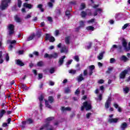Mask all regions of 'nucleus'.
Here are the masks:
<instances>
[{
	"instance_id": "obj_1",
	"label": "nucleus",
	"mask_w": 130,
	"mask_h": 130,
	"mask_svg": "<svg viewBox=\"0 0 130 130\" xmlns=\"http://www.w3.org/2000/svg\"><path fill=\"white\" fill-rule=\"evenodd\" d=\"M12 0H1V4L0 5V9L4 11L9 7V3H11Z\"/></svg>"
},
{
	"instance_id": "obj_2",
	"label": "nucleus",
	"mask_w": 130,
	"mask_h": 130,
	"mask_svg": "<svg viewBox=\"0 0 130 130\" xmlns=\"http://www.w3.org/2000/svg\"><path fill=\"white\" fill-rule=\"evenodd\" d=\"M83 106H81V111H84L85 110H86V111H88V110H91L92 109V106H91V103H88V102H85L83 104Z\"/></svg>"
},
{
	"instance_id": "obj_3",
	"label": "nucleus",
	"mask_w": 130,
	"mask_h": 130,
	"mask_svg": "<svg viewBox=\"0 0 130 130\" xmlns=\"http://www.w3.org/2000/svg\"><path fill=\"white\" fill-rule=\"evenodd\" d=\"M58 57V53H54L53 54H51L46 53L44 56V58H57Z\"/></svg>"
},
{
	"instance_id": "obj_4",
	"label": "nucleus",
	"mask_w": 130,
	"mask_h": 130,
	"mask_svg": "<svg viewBox=\"0 0 130 130\" xmlns=\"http://www.w3.org/2000/svg\"><path fill=\"white\" fill-rule=\"evenodd\" d=\"M8 30H9V35L14 34L15 25L12 24H9L8 26Z\"/></svg>"
},
{
	"instance_id": "obj_5",
	"label": "nucleus",
	"mask_w": 130,
	"mask_h": 130,
	"mask_svg": "<svg viewBox=\"0 0 130 130\" xmlns=\"http://www.w3.org/2000/svg\"><path fill=\"white\" fill-rule=\"evenodd\" d=\"M26 123L31 124V123H33V120H32V119L29 118L26 120V121H23L22 122V125H21V127H22V128H25V127H26Z\"/></svg>"
},
{
	"instance_id": "obj_6",
	"label": "nucleus",
	"mask_w": 130,
	"mask_h": 130,
	"mask_svg": "<svg viewBox=\"0 0 130 130\" xmlns=\"http://www.w3.org/2000/svg\"><path fill=\"white\" fill-rule=\"evenodd\" d=\"M45 40H49L50 42H54V41H55V39H54V37H51V36L48 34L46 35Z\"/></svg>"
},
{
	"instance_id": "obj_7",
	"label": "nucleus",
	"mask_w": 130,
	"mask_h": 130,
	"mask_svg": "<svg viewBox=\"0 0 130 130\" xmlns=\"http://www.w3.org/2000/svg\"><path fill=\"white\" fill-rule=\"evenodd\" d=\"M128 73V70H125L122 72H121L119 75L120 79H124V78H125V76H126Z\"/></svg>"
},
{
	"instance_id": "obj_8",
	"label": "nucleus",
	"mask_w": 130,
	"mask_h": 130,
	"mask_svg": "<svg viewBox=\"0 0 130 130\" xmlns=\"http://www.w3.org/2000/svg\"><path fill=\"white\" fill-rule=\"evenodd\" d=\"M44 128H46V130H53L54 128L52 125H50L49 122H47L46 124L44 125Z\"/></svg>"
},
{
	"instance_id": "obj_9",
	"label": "nucleus",
	"mask_w": 130,
	"mask_h": 130,
	"mask_svg": "<svg viewBox=\"0 0 130 130\" xmlns=\"http://www.w3.org/2000/svg\"><path fill=\"white\" fill-rule=\"evenodd\" d=\"M120 40H121L122 46L124 47L125 51H126V48L127 47V42H126V40H125V39L122 38H120Z\"/></svg>"
},
{
	"instance_id": "obj_10",
	"label": "nucleus",
	"mask_w": 130,
	"mask_h": 130,
	"mask_svg": "<svg viewBox=\"0 0 130 130\" xmlns=\"http://www.w3.org/2000/svg\"><path fill=\"white\" fill-rule=\"evenodd\" d=\"M118 120H119V118H109L108 121L109 122V123H117Z\"/></svg>"
},
{
	"instance_id": "obj_11",
	"label": "nucleus",
	"mask_w": 130,
	"mask_h": 130,
	"mask_svg": "<svg viewBox=\"0 0 130 130\" xmlns=\"http://www.w3.org/2000/svg\"><path fill=\"white\" fill-rule=\"evenodd\" d=\"M110 103H111V98H108L105 105V108L108 109V108H109V105Z\"/></svg>"
},
{
	"instance_id": "obj_12",
	"label": "nucleus",
	"mask_w": 130,
	"mask_h": 130,
	"mask_svg": "<svg viewBox=\"0 0 130 130\" xmlns=\"http://www.w3.org/2000/svg\"><path fill=\"white\" fill-rule=\"evenodd\" d=\"M43 99H44V98L43 97V95H41L39 97V100L40 101V108L41 110H42V107H43V105H42V101H43Z\"/></svg>"
},
{
	"instance_id": "obj_13",
	"label": "nucleus",
	"mask_w": 130,
	"mask_h": 130,
	"mask_svg": "<svg viewBox=\"0 0 130 130\" xmlns=\"http://www.w3.org/2000/svg\"><path fill=\"white\" fill-rule=\"evenodd\" d=\"M66 58V56H62L59 59L58 61V63H59V67H60V66H62V64H63V59H64Z\"/></svg>"
},
{
	"instance_id": "obj_14",
	"label": "nucleus",
	"mask_w": 130,
	"mask_h": 130,
	"mask_svg": "<svg viewBox=\"0 0 130 130\" xmlns=\"http://www.w3.org/2000/svg\"><path fill=\"white\" fill-rule=\"evenodd\" d=\"M16 64L19 66L20 67H24L25 64L20 59L16 60Z\"/></svg>"
},
{
	"instance_id": "obj_15",
	"label": "nucleus",
	"mask_w": 130,
	"mask_h": 130,
	"mask_svg": "<svg viewBox=\"0 0 130 130\" xmlns=\"http://www.w3.org/2000/svg\"><path fill=\"white\" fill-rule=\"evenodd\" d=\"M72 110V108L70 107H61V111L62 112H64V111H71Z\"/></svg>"
},
{
	"instance_id": "obj_16",
	"label": "nucleus",
	"mask_w": 130,
	"mask_h": 130,
	"mask_svg": "<svg viewBox=\"0 0 130 130\" xmlns=\"http://www.w3.org/2000/svg\"><path fill=\"white\" fill-rule=\"evenodd\" d=\"M127 127V123L126 122H123L120 125L121 130H125Z\"/></svg>"
},
{
	"instance_id": "obj_17",
	"label": "nucleus",
	"mask_w": 130,
	"mask_h": 130,
	"mask_svg": "<svg viewBox=\"0 0 130 130\" xmlns=\"http://www.w3.org/2000/svg\"><path fill=\"white\" fill-rule=\"evenodd\" d=\"M23 7H24V8H26L27 9H30L33 8V5L28 3H24L23 5Z\"/></svg>"
},
{
	"instance_id": "obj_18",
	"label": "nucleus",
	"mask_w": 130,
	"mask_h": 130,
	"mask_svg": "<svg viewBox=\"0 0 130 130\" xmlns=\"http://www.w3.org/2000/svg\"><path fill=\"white\" fill-rule=\"evenodd\" d=\"M104 53H105V51H104L99 53V55L98 56V58L99 59V60H101V59H103Z\"/></svg>"
},
{
	"instance_id": "obj_19",
	"label": "nucleus",
	"mask_w": 130,
	"mask_h": 130,
	"mask_svg": "<svg viewBox=\"0 0 130 130\" xmlns=\"http://www.w3.org/2000/svg\"><path fill=\"white\" fill-rule=\"evenodd\" d=\"M129 59L126 57L125 55H122L120 58V60H121L122 61H124V62H126V61H128Z\"/></svg>"
},
{
	"instance_id": "obj_20",
	"label": "nucleus",
	"mask_w": 130,
	"mask_h": 130,
	"mask_svg": "<svg viewBox=\"0 0 130 130\" xmlns=\"http://www.w3.org/2000/svg\"><path fill=\"white\" fill-rule=\"evenodd\" d=\"M85 80V78L83 77V74H80L78 77H77V81L78 82H82V81H84Z\"/></svg>"
},
{
	"instance_id": "obj_21",
	"label": "nucleus",
	"mask_w": 130,
	"mask_h": 130,
	"mask_svg": "<svg viewBox=\"0 0 130 130\" xmlns=\"http://www.w3.org/2000/svg\"><path fill=\"white\" fill-rule=\"evenodd\" d=\"M34 37H35V34H31L28 38H27L26 41L33 40V39H34Z\"/></svg>"
},
{
	"instance_id": "obj_22",
	"label": "nucleus",
	"mask_w": 130,
	"mask_h": 130,
	"mask_svg": "<svg viewBox=\"0 0 130 130\" xmlns=\"http://www.w3.org/2000/svg\"><path fill=\"white\" fill-rule=\"evenodd\" d=\"M114 69V68L113 67H109L108 68V70L106 72V73L108 74L109 75L110 74H111V72L113 71Z\"/></svg>"
},
{
	"instance_id": "obj_23",
	"label": "nucleus",
	"mask_w": 130,
	"mask_h": 130,
	"mask_svg": "<svg viewBox=\"0 0 130 130\" xmlns=\"http://www.w3.org/2000/svg\"><path fill=\"white\" fill-rule=\"evenodd\" d=\"M38 67H40V68L42 67H44V62L43 61H40L37 63Z\"/></svg>"
},
{
	"instance_id": "obj_24",
	"label": "nucleus",
	"mask_w": 130,
	"mask_h": 130,
	"mask_svg": "<svg viewBox=\"0 0 130 130\" xmlns=\"http://www.w3.org/2000/svg\"><path fill=\"white\" fill-rule=\"evenodd\" d=\"M50 102V103H52V102H54V99L53 96H50L48 97V102Z\"/></svg>"
},
{
	"instance_id": "obj_25",
	"label": "nucleus",
	"mask_w": 130,
	"mask_h": 130,
	"mask_svg": "<svg viewBox=\"0 0 130 130\" xmlns=\"http://www.w3.org/2000/svg\"><path fill=\"white\" fill-rule=\"evenodd\" d=\"M15 20L17 23H21V22H22V19H21L20 17H18V16H15Z\"/></svg>"
},
{
	"instance_id": "obj_26",
	"label": "nucleus",
	"mask_w": 130,
	"mask_h": 130,
	"mask_svg": "<svg viewBox=\"0 0 130 130\" xmlns=\"http://www.w3.org/2000/svg\"><path fill=\"white\" fill-rule=\"evenodd\" d=\"M6 112H7L5 110H1L0 112V119L2 118V117H3V116H4V114H5Z\"/></svg>"
},
{
	"instance_id": "obj_27",
	"label": "nucleus",
	"mask_w": 130,
	"mask_h": 130,
	"mask_svg": "<svg viewBox=\"0 0 130 130\" xmlns=\"http://www.w3.org/2000/svg\"><path fill=\"white\" fill-rule=\"evenodd\" d=\"M71 40V37L65 38V42L66 44H70V41Z\"/></svg>"
},
{
	"instance_id": "obj_28",
	"label": "nucleus",
	"mask_w": 130,
	"mask_h": 130,
	"mask_svg": "<svg viewBox=\"0 0 130 130\" xmlns=\"http://www.w3.org/2000/svg\"><path fill=\"white\" fill-rule=\"evenodd\" d=\"M98 12H102V9L101 8H98L95 9V11L94 13V16H97L98 15Z\"/></svg>"
},
{
	"instance_id": "obj_29",
	"label": "nucleus",
	"mask_w": 130,
	"mask_h": 130,
	"mask_svg": "<svg viewBox=\"0 0 130 130\" xmlns=\"http://www.w3.org/2000/svg\"><path fill=\"white\" fill-rule=\"evenodd\" d=\"M86 8V5L84 3H81L80 5V7L79 8L80 11H82V10H84Z\"/></svg>"
},
{
	"instance_id": "obj_30",
	"label": "nucleus",
	"mask_w": 130,
	"mask_h": 130,
	"mask_svg": "<svg viewBox=\"0 0 130 130\" xmlns=\"http://www.w3.org/2000/svg\"><path fill=\"white\" fill-rule=\"evenodd\" d=\"M4 60L3 59V51H0V63H3Z\"/></svg>"
},
{
	"instance_id": "obj_31",
	"label": "nucleus",
	"mask_w": 130,
	"mask_h": 130,
	"mask_svg": "<svg viewBox=\"0 0 130 130\" xmlns=\"http://www.w3.org/2000/svg\"><path fill=\"white\" fill-rule=\"evenodd\" d=\"M95 100L98 102V101H101L102 100V94H100L98 95V98H95Z\"/></svg>"
},
{
	"instance_id": "obj_32",
	"label": "nucleus",
	"mask_w": 130,
	"mask_h": 130,
	"mask_svg": "<svg viewBox=\"0 0 130 130\" xmlns=\"http://www.w3.org/2000/svg\"><path fill=\"white\" fill-rule=\"evenodd\" d=\"M42 34V31H41V29H40L37 31L36 35L39 38L41 37Z\"/></svg>"
},
{
	"instance_id": "obj_33",
	"label": "nucleus",
	"mask_w": 130,
	"mask_h": 130,
	"mask_svg": "<svg viewBox=\"0 0 130 130\" xmlns=\"http://www.w3.org/2000/svg\"><path fill=\"white\" fill-rule=\"evenodd\" d=\"M45 104L46 107H47L48 108L51 109V106H50V105H49V104L48 103V101L45 100Z\"/></svg>"
},
{
	"instance_id": "obj_34",
	"label": "nucleus",
	"mask_w": 130,
	"mask_h": 130,
	"mask_svg": "<svg viewBox=\"0 0 130 130\" xmlns=\"http://www.w3.org/2000/svg\"><path fill=\"white\" fill-rule=\"evenodd\" d=\"M42 7H43V5H42V4H40L39 5H38L37 8H38V9H40V10H41V12H44V9H43V8H42Z\"/></svg>"
},
{
	"instance_id": "obj_35",
	"label": "nucleus",
	"mask_w": 130,
	"mask_h": 130,
	"mask_svg": "<svg viewBox=\"0 0 130 130\" xmlns=\"http://www.w3.org/2000/svg\"><path fill=\"white\" fill-rule=\"evenodd\" d=\"M64 93H66V94H69V93H71V89H70V87H67L66 88H65Z\"/></svg>"
},
{
	"instance_id": "obj_36",
	"label": "nucleus",
	"mask_w": 130,
	"mask_h": 130,
	"mask_svg": "<svg viewBox=\"0 0 130 130\" xmlns=\"http://www.w3.org/2000/svg\"><path fill=\"white\" fill-rule=\"evenodd\" d=\"M81 16L82 18H85L86 17V16H87V13H86V12H85V11H82L81 13Z\"/></svg>"
},
{
	"instance_id": "obj_37",
	"label": "nucleus",
	"mask_w": 130,
	"mask_h": 130,
	"mask_svg": "<svg viewBox=\"0 0 130 130\" xmlns=\"http://www.w3.org/2000/svg\"><path fill=\"white\" fill-rule=\"evenodd\" d=\"M17 6L18 8H21V7H22V1L17 0Z\"/></svg>"
},
{
	"instance_id": "obj_38",
	"label": "nucleus",
	"mask_w": 130,
	"mask_h": 130,
	"mask_svg": "<svg viewBox=\"0 0 130 130\" xmlns=\"http://www.w3.org/2000/svg\"><path fill=\"white\" fill-rule=\"evenodd\" d=\"M61 53H62L63 52H66V53H68V50L66 48H62V49L60 50Z\"/></svg>"
},
{
	"instance_id": "obj_39",
	"label": "nucleus",
	"mask_w": 130,
	"mask_h": 130,
	"mask_svg": "<svg viewBox=\"0 0 130 130\" xmlns=\"http://www.w3.org/2000/svg\"><path fill=\"white\" fill-rule=\"evenodd\" d=\"M53 119H54V117H50L47 118L46 119L47 123L49 122V121H51V120H53Z\"/></svg>"
},
{
	"instance_id": "obj_40",
	"label": "nucleus",
	"mask_w": 130,
	"mask_h": 130,
	"mask_svg": "<svg viewBox=\"0 0 130 130\" xmlns=\"http://www.w3.org/2000/svg\"><path fill=\"white\" fill-rule=\"evenodd\" d=\"M123 91L125 94H127V93H128L129 91V88H128L127 87H126L125 88H123Z\"/></svg>"
},
{
	"instance_id": "obj_41",
	"label": "nucleus",
	"mask_w": 130,
	"mask_h": 130,
	"mask_svg": "<svg viewBox=\"0 0 130 130\" xmlns=\"http://www.w3.org/2000/svg\"><path fill=\"white\" fill-rule=\"evenodd\" d=\"M69 74H72V75H75V74L77 73V71L74 70H69Z\"/></svg>"
},
{
	"instance_id": "obj_42",
	"label": "nucleus",
	"mask_w": 130,
	"mask_h": 130,
	"mask_svg": "<svg viewBox=\"0 0 130 130\" xmlns=\"http://www.w3.org/2000/svg\"><path fill=\"white\" fill-rule=\"evenodd\" d=\"M57 16H59V15H60V13L61 12V11H60V9H56L55 11Z\"/></svg>"
},
{
	"instance_id": "obj_43",
	"label": "nucleus",
	"mask_w": 130,
	"mask_h": 130,
	"mask_svg": "<svg viewBox=\"0 0 130 130\" xmlns=\"http://www.w3.org/2000/svg\"><path fill=\"white\" fill-rule=\"evenodd\" d=\"M87 30L94 31V27L89 26L86 27Z\"/></svg>"
},
{
	"instance_id": "obj_44",
	"label": "nucleus",
	"mask_w": 130,
	"mask_h": 130,
	"mask_svg": "<svg viewBox=\"0 0 130 130\" xmlns=\"http://www.w3.org/2000/svg\"><path fill=\"white\" fill-rule=\"evenodd\" d=\"M89 71H93V70L95 69V66L94 65H91L89 66Z\"/></svg>"
},
{
	"instance_id": "obj_45",
	"label": "nucleus",
	"mask_w": 130,
	"mask_h": 130,
	"mask_svg": "<svg viewBox=\"0 0 130 130\" xmlns=\"http://www.w3.org/2000/svg\"><path fill=\"white\" fill-rule=\"evenodd\" d=\"M129 25V23H126L124 25V26L122 27V29L123 30H124V29H126L127 27Z\"/></svg>"
},
{
	"instance_id": "obj_46",
	"label": "nucleus",
	"mask_w": 130,
	"mask_h": 130,
	"mask_svg": "<svg viewBox=\"0 0 130 130\" xmlns=\"http://www.w3.org/2000/svg\"><path fill=\"white\" fill-rule=\"evenodd\" d=\"M116 61V60H115V58H112L110 59V63H114Z\"/></svg>"
},
{
	"instance_id": "obj_47",
	"label": "nucleus",
	"mask_w": 130,
	"mask_h": 130,
	"mask_svg": "<svg viewBox=\"0 0 130 130\" xmlns=\"http://www.w3.org/2000/svg\"><path fill=\"white\" fill-rule=\"evenodd\" d=\"M84 26H85V22H84V21H81L80 22V26L79 27H84Z\"/></svg>"
},
{
	"instance_id": "obj_48",
	"label": "nucleus",
	"mask_w": 130,
	"mask_h": 130,
	"mask_svg": "<svg viewBox=\"0 0 130 130\" xmlns=\"http://www.w3.org/2000/svg\"><path fill=\"white\" fill-rule=\"evenodd\" d=\"M74 59L76 60V61H79L80 58H79V56L76 55L74 57Z\"/></svg>"
},
{
	"instance_id": "obj_49",
	"label": "nucleus",
	"mask_w": 130,
	"mask_h": 130,
	"mask_svg": "<svg viewBox=\"0 0 130 130\" xmlns=\"http://www.w3.org/2000/svg\"><path fill=\"white\" fill-rule=\"evenodd\" d=\"M93 22H95V19H91V20L87 21V23H88V24L93 23Z\"/></svg>"
},
{
	"instance_id": "obj_50",
	"label": "nucleus",
	"mask_w": 130,
	"mask_h": 130,
	"mask_svg": "<svg viewBox=\"0 0 130 130\" xmlns=\"http://www.w3.org/2000/svg\"><path fill=\"white\" fill-rule=\"evenodd\" d=\"M48 6L49 7V8H53V4L51 2H49L48 3Z\"/></svg>"
},
{
	"instance_id": "obj_51",
	"label": "nucleus",
	"mask_w": 130,
	"mask_h": 130,
	"mask_svg": "<svg viewBox=\"0 0 130 130\" xmlns=\"http://www.w3.org/2000/svg\"><path fill=\"white\" fill-rule=\"evenodd\" d=\"M32 54H34V55H36V56H39V52L37 51L34 52Z\"/></svg>"
},
{
	"instance_id": "obj_52",
	"label": "nucleus",
	"mask_w": 130,
	"mask_h": 130,
	"mask_svg": "<svg viewBox=\"0 0 130 130\" xmlns=\"http://www.w3.org/2000/svg\"><path fill=\"white\" fill-rule=\"evenodd\" d=\"M55 36H58V35H59V30H56L55 31Z\"/></svg>"
},
{
	"instance_id": "obj_53",
	"label": "nucleus",
	"mask_w": 130,
	"mask_h": 130,
	"mask_svg": "<svg viewBox=\"0 0 130 130\" xmlns=\"http://www.w3.org/2000/svg\"><path fill=\"white\" fill-rule=\"evenodd\" d=\"M130 50V42L128 44V47L126 48V51H129Z\"/></svg>"
},
{
	"instance_id": "obj_54",
	"label": "nucleus",
	"mask_w": 130,
	"mask_h": 130,
	"mask_svg": "<svg viewBox=\"0 0 130 130\" xmlns=\"http://www.w3.org/2000/svg\"><path fill=\"white\" fill-rule=\"evenodd\" d=\"M6 59L7 61H9V60H10V57L9 56V54L8 53L6 54Z\"/></svg>"
},
{
	"instance_id": "obj_55",
	"label": "nucleus",
	"mask_w": 130,
	"mask_h": 130,
	"mask_svg": "<svg viewBox=\"0 0 130 130\" xmlns=\"http://www.w3.org/2000/svg\"><path fill=\"white\" fill-rule=\"evenodd\" d=\"M73 61V59L69 60L67 62V66H70L72 63V62Z\"/></svg>"
},
{
	"instance_id": "obj_56",
	"label": "nucleus",
	"mask_w": 130,
	"mask_h": 130,
	"mask_svg": "<svg viewBox=\"0 0 130 130\" xmlns=\"http://www.w3.org/2000/svg\"><path fill=\"white\" fill-rule=\"evenodd\" d=\"M65 15L66 16H70V15H71V12H70V11L67 10L65 13Z\"/></svg>"
},
{
	"instance_id": "obj_57",
	"label": "nucleus",
	"mask_w": 130,
	"mask_h": 130,
	"mask_svg": "<svg viewBox=\"0 0 130 130\" xmlns=\"http://www.w3.org/2000/svg\"><path fill=\"white\" fill-rule=\"evenodd\" d=\"M75 95H79L80 94V90H79V89H77L76 91L75 92Z\"/></svg>"
},
{
	"instance_id": "obj_58",
	"label": "nucleus",
	"mask_w": 130,
	"mask_h": 130,
	"mask_svg": "<svg viewBox=\"0 0 130 130\" xmlns=\"http://www.w3.org/2000/svg\"><path fill=\"white\" fill-rule=\"evenodd\" d=\"M88 75V72H87V70H85L83 72V76H85Z\"/></svg>"
},
{
	"instance_id": "obj_59",
	"label": "nucleus",
	"mask_w": 130,
	"mask_h": 130,
	"mask_svg": "<svg viewBox=\"0 0 130 130\" xmlns=\"http://www.w3.org/2000/svg\"><path fill=\"white\" fill-rule=\"evenodd\" d=\"M98 83L99 84H103V83H104V80L103 79H101L98 81Z\"/></svg>"
},
{
	"instance_id": "obj_60",
	"label": "nucleus",
	"mask_w": 130,
	"mask_h": 130,
	"mask_svg": "<svg viewBox=\"0 0 130 130\" xmlns=\"http://www.w3.org/2000/svg\"><path fill=\"white\" fill-rule=\"evenodd\" d=\"M92 113H88L87 114H86V118H90V116H91Z\"/></svg>"
},
{
	"instance_id": "obj_61",
	"label": "nucleus",
	"mask_w": 130,
	"mask_h": 130,
	"mask_svg": "<svg viewBox=\"0 0 130 130\" xmlns=\"http://www.w3.org/2000/svg\"><path fill=\"white\" fill-rule=\"evenodd\" d=\"M12 11H18V10H17L16 5H15L14 6H13V7L12 8Z\"/></svg>"
},
{
	"instance_id": "obj_62",
	"label": "nucleus",
	"mask_w": 130,
	"mask_h": 130,
	"mask_svg": "<svg viewBox=\"0 0 130 130\" xmlns=\"http://www.w3.org/2000/svg\"><path fill=\"white\" fill-rule=\"evenodd\" d=\"M50 74H53L54 73V68H52L50 70Z\"/></svg>"
},
{
	"instance_id": "obj_63",
	"label": "nucleus",
	"mask_w": 130,
	"mask_h": 130,
	"mask_svg": "<svg viewBox=\"0 0 130 130\" xmlns=\"http://www.w3.org/2000/svg\"><path fill=\"white\" fill-rule=\"evenodd\" d=\"M42 78H43L42 74H39V79H41Z\"/></svg>"
},
{
	"instance_id": "obj_64",
	"label": "nucleus",
	"mask_w": 130,
	"mask_h": 130,
	"mask_svg": "<svg viewBox=\"0 0 130 130\" xmlns=\"http://www.w3.org/2000/svg\"><path fill=\"white\" fill-rule=\"evenodd\" d=\"M19 54H24V50H20L18 51Z\"/></svg>"
}]
</instances>
